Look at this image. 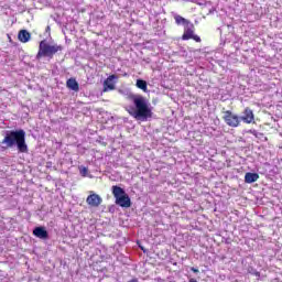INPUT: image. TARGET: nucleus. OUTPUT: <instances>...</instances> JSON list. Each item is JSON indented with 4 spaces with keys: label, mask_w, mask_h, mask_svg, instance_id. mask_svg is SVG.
Masks as SVG:
<instances>
[{
    "label": "nucleus",
    "mask_w": 282,
    "mask_h": 282,
    "mask_svg": "<svg viewBox=\"0 0 282 282\" xmlns=\"http://www.w3.org/2000/svg\"><path fill=\"white\" fill-rule=\"evenodd\" d=\"M131 100L134 106H128L127 111L135 120L147 121L148 118H153V107L149 102V99L142 95H133Z\"/></svg>",
    "instance_id": "nucleus-1"
},
{
    "label": "nucleus",
    "mask_w": 282,
    "mask_h": 282,
    "mask_svg": "<svg viewBox=\"0 0 282 282\" xmlns=\"http://www.w3.org/2000/svg\"><path fill=\"white\" fill-rule=\"evenodd\" d=\"M2 144H6L8 149L17 147L20 153H28L29 151L25 142V130L23 129L7 131Z\"/></svg>",
    "instance_id": "nucleus-2"
},
{
    "label": "nucleus",
    "mask_w": 282,
    "mask_h": 282,
    "mask_svg": "<svg viewBox=\"0 0 282 282\" xmlns=\"http://www.w3.org/2000/svg\"><path fill=\"white\" fill-rule=\"evenodd\" d=\"M62 50L63 46L61 45H50L47 42L41 41L36 58L37 61H40V58H43V56L47 58H54V54L61 52Z\"/></svg>",
    "instance_id": "nucleus-3"
},
{
    "label": "nucleus",
    "mask_w": 282,
    "mask_h": 282,
    "mask_svg": "<svg viewBox=\"0 0 282 282\" xmlns=\"http://www.w3.org/2000/svg\"><path fill=\"white\" fill-rule=\"evenodd\" d=\"M112 195L116 199V204L121 206V208H129L131 206V198L124 189L118 185L111 187Z\"/></svg>",
    "instance_id": "nucleus-4"
},
{
    "label": "nucleus",
    "mask_w": 282,
    "mask_h": 282,
    "mask_svg": "<svg viewBox=\"0 0 282 282\" xmlns=\"http://www.w3.org/2000/svg\"><path fill=\"white\" fill-rule=\"evenodd\" d=\"M224 120L228 127L237 128L241 124V118L230 110L225 111Z\"/></svg>",
    "instance_id": "nucleus-5"
},
{
    "label": "nucleus",
    "mask_w": 282,
    "mask_h": 282,
    "mask_svg": "<svg viewBox=\"0 0 282 282\" xmlns=\"http://www.w3.org/2000/svg\"><path fill=\"white\" fill-rule=\"evenodd\" d=\"M194 28L195 26L193 24L192 26H185L182 39L183 41H191V39H193V41H196V43H202V37L195 34Z\"/></svg>",
    "instance_id": "nucleus-6"
},
{
    "label": "nucleus",
    "mask_w": 282,
    "mask_h": 282,
    "mask_svg": "<svg viewBox=\"0 0 282 282\" xmlns=\"http://www.w3.org/2000/svg\"><path fill=\"white\" fill-rule=\"evenodd\" d=\"M89 193L90 194L86 198V204H88V206H90L91 208H98V206L102 204V197H100V195L94 192H89Z\"/></svg>",
    "instance_id": "nucleus-7"
},
{
    "label": "nucleus",
    "mask_w": 282,
    "mask_h": 282,
    "mask_svg": "<svg viewBox=\"0 0 282 282\" xmlns=\"http://www.w3.org/2000/svg\"><path fill=\"white\" fill-rule=\"evenodd\" d=\"M116 78L118 76L110 75L105 82H104V91H113L116 89Z\"/></svg>",
    "instance_id": "nucleus-8"
},
{
    "label": "nucleus",
    "mask_w": 282,
    "mask_h": 282,
    "mask_svg": "<svg viewBox=\"0 0 282 282\" xmlns=\"http://www.w3.org/2000/svg\"><path fill=\"white\" fill-rule=\"evenodd\" d=\"M246 122V124H251L254 120V112H252V109L246 108L243 111V116L240 117V121Z\"/></svg>",
    "instance_id": "nucleus-9"
},
{
    "label": "nucleus",
    "mask_w": 282,
    "mask_h": 282,
    "mask_svg": "<svg viewBox=\"0 0 282 282\" xmlns=\"http://www.w3.org/2000/svg\"><path fill=\"white\" fill-rule=\"evenodd\" d=\"M33 235L34 237H37V239H47V237H50L47 230H45V227H35Z\"/></svg>",
    "instance_id": "nucleus-10"
},
{
    "label": "nucleus",
    "mask_w": 282,
    "mask_h": 282,
    "mask_svg": "<svg viewBox=\"0 0 282 282\" xmlns=\"http://www.w3.org/2000/svg\"><path fill=\"white\" fill-rule=\"evenodd\" d=\"M174 21L176 25H184V28H187L188 25L189 28H193V23H191V21L186 20L184 17L180 14L174 15Z\"/></svg>",
    "instance_id": "nucleus-11"
},
{
    "label": "nucleus",
    "mask_w": 282,
    "mask_h": 282,
    "mask_svg": "<svg viewBox=\"0 0 282 282\" xmlns=\"http://www.w3.org/2000/svg\"><path fill=\"white\" fill-rule=\"evenodd\" d=\"M31 34L30 32H28V30H21L18 34V39L21 43H28V41H30L31 39Z\"/></svg>",
    "instance_id": "nucleus-12"
},
{
    "label": "nucleus",
    "mask_w": 282,
    "mask_h": 282,
    "mask_svg": "<svg viewBox=\"0 0 282 282\" xmlns=\"http://www.w3.org/2000/svg\"><path fill=\"white\" fill-rule=\"evenodd\" d=\"M257 180H259V174H257V173L249 172L245 175V182L247 184H253V182H257Z\"/></svg>",
    "instance_id": "nucleus-13"
},
{
    "label": "nucleus",
    "mask_w": 282,
    "mask_h": 282,
    "mask_svg": "<svg viewBox=\"0 0 282 282\" xmlns=\"http://www.w3.org/2000/svg\"><path fill=\"white\" fill-rule=\"evenodd\" d=\"M66 85L68 87V89H72V91H78L79 86H78V82H76V79L70 78L66 82Z\"/></svg>",
    "instance_id": "nucleus-14"
},
{
    "label": "nucleus",
    "mask_w": 282,
    "mask_h": 282,
    "mask_svg": "<svg viewBox=\"0 0 282 282\" xmlns=\"http://www.w3.org/2000/svg\"><path fill=\"white\" fill-rule=\"evenodd\" d=\"M137 87H138V89H141L145 94L149 93L147 80H144V79H137Z\"/></svg>",
    "instance_id": "nucleus-15"
},
{
    "label": "nucleus",
    "mask_w": 282,
    "mask_h": 282,
    "mask_svg": "<svg viewBox=\"0 0 282 282\" xmlns=\"http://www.w3.org/2000/svg\"><path fill=\"white\" fill-rule=\"evenodd\" d=\"M87 173H89V170L86 166H79V174L82 177H87Z\"/></svg>",
    "instance_id": "nucleus-16"
},
{
    "label": "nucleus",
    "mask_w": 282,
    "mask_h": 282,
    "mask_svg": "<svg viewBox=\"0 0 282 282\" xmlns=\"http://www.w3.org/2000/svg\"><path fill=\"white\" fill-rule=\"evenodd\" d=\"M191 271L194 272V274L199 273V269H196L195 267H192V268H191Z\"/></svg>",
    "instance_id": "nucleus-17"
},
{
    "label": "nucleus",
    "mask_w": 282,
    "mask_h": 282,
    "mask_svg": "<svg viewBox=\"0 0 282 282\" xmlns=\"http://www.w3.org/2000/svg\"><path fill=\"white\" fill-rule=\"evenodd\" d=\"M250 133H252V135H256L257 138V130H250Z\"/></svg>",
    "instance_id": "nucleus-18"
},
{
    "label": "nucleus",
    "mask_w": 282,
    "mask_h": 282,
    "mask_svg": "<svg viewBox=\"0 0 282 282\" xmlns=\"http://www.w3.org/2000/svg\"><path fill=\"white\" fill-rule=\"evenodd\" d=\"M128 282H138V279H132V280H130Z\"/></svg>",
    "instance_id": "nucleus-19"
}]
</instances>
